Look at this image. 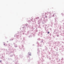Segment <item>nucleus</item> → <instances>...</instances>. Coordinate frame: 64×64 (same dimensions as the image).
<instances>
[{"mask_svg":"<svg viewBox=\"0 0 64 64\" xmlns=\"http://www.w3.org/2000/svg\"><path fill=\"white\" fill-rule=\"evenodd\" d=\"M17 58H15V59H16V61H17V62H16L15 64H19L18 63H17L18 62V60H17Z\"/></svg>","mask_w":64,"mask_h":64,"instance_id":"nucleus-1","label":"nucleus"},{"mask_svg":"<svg viewBox=\"0 0 64 64\" xmlns=\"http://www.w3.org/2000/svg\"><path fill=\"white\" fill-rule=\"evenodd\" d=\"M28 60H30V56H28Z\"/></svg>","mask_w":64,"mask_h":64,"instance_id":"nucleus-2","label":"nucleus"},{"mask_svg":"<svg viewBox=\"0 0 64 64\" xmlns=\"http://www.w3.org/2000/svg\"><path fill=\"white\" fill-rule=\"evenodd\" d=\"M56 60H58V59H58V58H57V57L56 58Z\"/></svg>","mask_w":64,"mask_h":64,"instance_id":"nucleus-3","label":"nucleus"},{"mask_svg":"<svg viewBox=\"0 0 64 64\" xmlns=\"http://www.w3.org/2000/svg\"><path fill=\"white\" fill-rule=\"evenodd\" d=\"M4 58V56H2L1 59H3Z\"/></svg>","mask_w":64,"mask_h":64,"instance_id":"nucleus-4","label":"nucleus"},{"mask_svg":"<svg viewBox=\"0 0 64 64\" xmlns=\"http://www.w3.org/2000/svg\"><path fill=\"white\" fill-rule=\"evenodd\" d=\"M38 64H40V62H38Z\"/></svg>","mask_w":64,"mask_h":64,"instance_id":"nucleus-5","label":"nucleus"},{"mask_svg":"<svg viewBox=\"0 0 64 64\" xmlns=\"http://www.w3.org/2000/svg\"><path fill=\"white\" fill-rule=\"evenodd\" d=\"M0 63H2V60H0Z\"/></svg>","mask_w":64,"mask_h":64,"instance_id":"nucleus-6","label":"nucleus"},{"mask_svg":"<svg viewBox=\"0 0 64 64\" xmlns=\"http://www.w3.org/2000/svg\"><path fill=\"white\" fill-rule=\"evenodd\" d=\"M61 60H63V58H62V59H61Z\"/></svg>","mask_w":64,"mask_h":64,"instance_id":"nucleus-7","label":"nucleus"},{"mask_svg":"<svg viewBox=\"0 0 64 64\" xmlns=\"http://www.w3.org/2000/svg\"><path fill=\"white\" fill-rule=\"evenodd\" d=\"M49 56H47V58H48V57H49Z\"/></svg>","mask_w":64,"mask_h":64,"instance_id":"nucleus-8","label":"nucleus"},{"mask_svg":"<svg viewBox=\"0 0 64 64\" xmlns=\"http://www.w3.org/2000/svg\"><path fill=\"white\" fill-rule=\"evenodd\" d=\"M48 34H49V32H48Z\"/></svg>","mask_w":64,"mask_h":64,"instance_id":"nucleus-9","label":"nucleus"},{"mask_svg":"<svg viewBox=\"0 0 64 64\" xmlns=\"http://www.w3.org/2000/svg\"><path fill=\"white\" fill-rule=\"evenodd\" d=\"M49 59H50H50H51V58H49Z\"/></svg>","mask_w":64,"mask_h":64,"instance_id":"nucleus-10","label":"nucleus"},{"mask_svg":"<svg viewBox=\"0 0 64 64\" xmlns=\"http://www.w3.org/2000/svg\"><path fill=\"white\" fill-rule=\"evenodd\" d=\"M30 56H31V54H30Z\"/></svg>","mask_w":64,"mask_h":64,"instance_id":"nucleus-11","label":"nucleus"},{"mask_svg":"<svg viewBox=\"0 0 64 64\" xmlns=\"http://www.w3.org/2000/svg\"><path fill=\"white\" fill-rule=\"evenodd\" d=\"M59 60H60V59H59Z\"/></svg>","mask_w":64,"mask_h":64,"instance_id":"nucleus-12","label":"nucleus"},{"mask_svg":"<svg viewBox=\"0 0 64 64\" xmlns=\"http://www.w3.org/2000/svg\"><path fill=\"white\" fill-rule=\"evenodd\" d=\"M58 61H59V60Z\"/></svg>","mask_w":64,"mask_h":64,"instance_id":"nucleus-13","label":"nucleus"}]
</instances>
